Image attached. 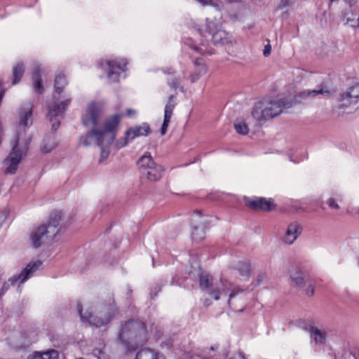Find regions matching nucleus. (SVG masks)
I'll list each match as a JSON object with an SVG mask.
<instances>
[{
  "instance_id": "c9c22d12",
  "label": "nucleus",
  "mask_w": 359,
  "mask_h": 359,
  "mask_svg": "<svg viewBox=\"0 0 359 359\" xmlns=\"http://www.w3.org/2000/svg\"><path fill=\"white\" fill-rule=\"evenodd\" d=\"M192 48L195 51L201 54H205L208 52L204 44H201L200 46H194Z\"/></svg>"
},
{
  "instance_id": "bb28decb",
  "label": "nucleus",
  "mask_w": 359,
  "mask_h": 359,
  "mask_svg": "<svg viewBox=\"0 0 359 359\" xmlns=\"http://www.w3.org/2000/svg\"><path fill=\"white\" fill-rule=\"evenodd\" d=\"M57 352L55 350H50L43 353L39 352H35L32 359H51L52 358H56Z\"/></svg>"
},
{
  "instance_id": "c85d7f7f",
  "label": "nucleus",
  "mask_w": 359,
  "mask_h": 359,
  "mask_svg": "<svg viewBox=\"0 0 359 359\" xmlns=\"http://www.w3.org/2000/svg\"><path fill=\"white\" fill-rule=\"evenodd\" d=\"M344 18L346 20V24L351 27H356L359 26V15L355 12L352 14V16H349L348 13H346Z\"/></svg>"
},
{
  "instance_id": "f704fd0d",
  "label": "nucleus",
  "mask_w": 359,
  "mask_h": 359,
  "mask_svg": "<svg viewBox=\"0 0 359 359\" xmlns=\"http://www.w3.org/2000/svg\"><path fill=\"white\" fill-rule=\"evenodd\" d=\"M55 147H56V144L55 142H53L51 144L49 145L46 142H44L43 147H42V150L45 153H48V152L51 151Z\"/></svg>"
},
{
  "instance_id": "9d476101",
  "label": "nucleus",
  "mask_w": 359,
  "mask_h": 359,
  "mask_svg": "<svg viewBox=\"0 0 359 359\" xmlns=\"http://www.w3.org/2000/svg\"><path fill=\"white\" fill-rule=\"evenodd\" d=\"M69 104L70 100L68 99L62 101L60 103L54 101L48 106L47 117L48 118L50 122L52 123L51 129L53 132L56 131L60 125V121L57 119V117L64 114Z\"/></svg>"
},
{
  "instance_id": "c756f323",
  "label": "nucleus",
  "mask_w": 359,
  "mask_h": 359,
  "mask_svg": "<svg viewBox=\"0 0 359 359\" xmlns=\"http://www.w3.org/2000/svg\"><path fill=\"white\" fill-rule=\"evenodd\" d=\"M234 128L236 132L241 135H246L249 131L247 124L243 121L236 122L234 123Z\"/></svg>"
},
{
  "instance_id": "20e7f679",
  "label": "nucleus",
  "mask_w": 359,
  "mask_h": 359,
  "mask_svg": "<svg viewBox=\"0 0 359 359\" xmlns=\"http://www.w3.org/2000/svg\"><path fill=\"white\" fill-rule=\"evenodd\" d=\"M119 339L123 342L138 345L147 340L148 334L142 323L130 321L124 325Z\"/></svg>"
},
{
  "instance_id": "cd10ccee",
  "label": "nucleus",
  "mask_w": 359,
  "mask_h": 359,
  "mask_svg": "<svg viewBox=\"0 0 359 359\" xmlns=\"http://www.w3.org/2000/svg\"><path fill=\"white\" fill-rule=\"evenodd\" d=\"M243 292H244L243 289H241L238 287H234L233 289H232L231 292L229 294V298H228V301H227V303H228L229 307L237 306L236 302L234 301V299L236 297V296L238 294H239L240 293H242Z\"/></svg>"
},
{
  "instance_id": "a211bd4d",
  "label": "nucleus",
  "mask_w": 359,
  "mask_h": 359,
  "mask_svg": "<svg viewBox=\"0 0 359 359\" xmlns=\"http://www.w3.org/2000/svg\"><path fill=\"white\" fill-rule=\"evenodd\" d=\"M62 219V212L61 211H55L53 212L49 217V219L47 222L46 226L49 231H53V235L55 236L56 233L60 231V229H57V226Z\"/></svg>"
},
{
  "instance_id": "412c9836",
  "label": "nucleus",
  "mask_w": 359,
  "mask_h": 359,
  "mask_svg": "<svg viewBox=\"0 0 359 359\" xmlns=\"http://www.w3.org/2000/svg\"><path fill=\"white\" fill-rule=\"evenodd\" d=\"M41 68L39 65L35 66L32 74V81L34 87L39 93L43 92V87L41 83Z\"/></svg>"
},
{
  "instance_id": "7ed1b4c3",
  "label": "nucleus",
  "mask_w": 359,
  "mask_h": 359,
  "mask_svg": "<svg viewBox=\"0 0 359 359\" xmlns=\"http://www.w3.org/2000/svg\"><path fill=\"white\" fill-rule=\"evenodd\" d=\"M292 103L282 98L267 99L256 103L252 111V116L259 122H265L280 115Z\"/></svg>"
},
{
  "instance_id": "09e8293b",
  "label": "nucleus",
  "mask_w": 359,
  "mask_h": 359,
  "mask_svg": "<svg viewBox=\"0 0 359 359\" xmlns=\"http://www.w3.org/2000/svg\"><path fill=\"white\" fill-rule=\"evenodd\" d=\"M358 212H359V208H358Z\"/></svg>"
},
{
  "instance_id": "dca6fc26",
  "label": "nucleus",
  "mask_w": 359,
  "mask_h": 359,
  "mask_svg": "<svg viewBox=\"0 0 359 359\" xmlns=\"http://www.w3.org/2000/svg\"><path fill=\"white\" fill-rule=\"evenodd\" d=\"M290 278L294 287L303 288L306 285L307 281L306 275L299 268H294L290 271Z\"/></svg>"
},
{
  "instance_id": "49530a36",
  "label": "nucleus",
  "mask_w": 359,
  "mask_h": 359,
  "mask_svg": "<svg viewBox=\"0 0 359 359\" xmlns=\"http://www.w3.org/2000/svg\"><path fill=\"white\" fill-rule=\"evenodd\" d=\"M171 87L176 88L179 85V81H176L170 84Z\"/></svg>"
},
{
  "instance_id": "473e14b6",
  "label": "nucleus",
  "mask_w": 359,
  "mask_h": 359,
  "mask_svg": "<svg viewBox=\"0 0 359 359\" xmlns=\"http://www.w3.org/2000/svg\"><path fill=\"white\" fill-rule=\"evenodd\" d=\"M100 67L103 69L106 67L107 74V76L109 78L112 75V66H111V61L108 60L106 62V64L104 65L103 62L100 63Z\"/></svg>"
},
{
  "instance_id": "423d86ee",
  "label": "nucleus",
  "mask_w": 359,
  "mask_h": 359,
  "mask_svg": "<svg viewBox=\"0 0 359 359\" xmlns=\"http://www.w3.org/2000/svg\"><path fill=\"white\" fill-rule=\"evenodd\" d=\"M199 285L204 292L215 300H218L220 294L226 292V290H229L231 286L227 280L221 279L219 283L215 282L213 278L206 273H201Z\"/></svg>"
},
{
  "instance_id": "37998d69",
  "label": "nucleus",
  "mask_w": 359,
  "mask_h": 359,
  "mask_svg": "<svg viewBox=\"0 0 359 359\" xmlns=\"http://www.w3.org/2000/svg\"><path fill=\"white\" fill-rule=\"evenodd\" d=\"M6 218V213L4 212H0V222L4 221Z\"/></svg>"
},
{
  "instance_id": "f257e3e1",
  "label": "nucleus",
  "mask_w": 359,
  "mask_h": 359,
  "mask_svg": "<svg viewBox=\"0 0 359 359\" xmlns=\"http://www.w3.org/2000/svg\"><path fill=\"white\" fill-rule=\"evenodd\" d=\"M102 111L101 103L92 102L88 105L83 118V123L85 126L92 125L94 126V128L87 133L83 145L88 147L91 144V140H93L94 142L100 147V163L108 158L111 152L110 147L112 142V118L107 119L103 126H98Z\"/></svg>"
},
{
  "instance_id": "a19ab883",
  "label": "nucleus",
  "mask_w": 359,
  "mask_h": 359,
  "mask_svg": "<svg viewBox=\"0 0 359 359\" xmlns=\"http://www.w3.org/2000/svg\"><path fill=\"white\" fill-rule=\"evenodd\" d=\"M136 114V111L133 109H128L126 111V115L129 117H133Z\"/></svg>"
},
{
  "instance_id": "e433bc0d",
  "label": "nucleus",
  "mask_w": 359,
  "mask_h": 359,
  "mask_svg": "<svg viewBox=\"0 0 359 359\" xmlns=\"http://www.w3.org/2000/svg\"><path fill=\"white\" fill-rule=\"evenodd\" d=\"M327 205L331 208H333V209H335V210H339V205L335 202V200L334 198H329L328 201H327Z\"/></svg>"
},
{
  "instance_id": "4468645a",
  "label": "nucleus",
  "mask_w": 359,
  "mask_h": 359,
  "mask_svg": "<svg viewBox=\"0 0 359 359\" xmlns=\"http://www.w3.org/2000/svg\"><path fill=\"white\" fill-rule=\"evenodd\" d=\"M77 310L79 313L81 320L83 323H88L89 325H94L97 327L104 325L107 321L104 319L93 316L90 312L83 313L82 306L81 304H77Z\"/></svg>"
},
{
  "instance_id": "f03ea898",
  "label": "nucleus",
  "mask_w": 359,
  "mask_h": 359,
  "mask_svg": "<svg viewBox=\"0 0 359 359\" xmlns=\"http://www.w3.org/2000/svg\"><path fill=\"white\" fill-rule=\"evenodd\" d=\"M32 105L28 104L22 107L19 112L20 123L17 130V136L15 140V144L12 151L9 154L7 158L4 161V163L8 165L5 169L6 174H14L16 172L18 164L22 158V152L18 148L20 140V132L22 128L29 127L32 124Z\"/></svg>"
},
{
  "instance_id": "ea45409f",
  "label": "nucleus",
  "mask_w": 359,
  "mask_h": 359,
  "mask_svg": "<svg viewBox=\"0 0 359 359\" xmlns=\"http://www.w3.org/2000/svg\"><path fill=\"white\" fill-rule=\"evenodd\" d=\"M123 114L114 115V127L117 125L121 119L123 118Z\"/></svg>"
},
{
  "instance_id": "2eb2a0df",
  "label": "nucleus",
  "mask_w": 359,
  "mask_h": 359,
  "mask_svg": "<svg viewBox=\"0 0 359 359\" xmlns=\"http://www.w3.org/2000/svg\"><path fill=\"white\" fill-rule=\"evenodd\" d=\"M175 106V97L173 95H170L165 107L164 118L161 128V134L162 135H164L166 133Z\"/></svg>"
},
{
  "instance_id": "ddd939ff",
  "label": "nucleus",
  "mask_w": 359,
  "mask_h": 359,
  "mask_svg": "<svg viewBox=\"0 0 359 359\" xmlns=\"http://www.w3.org/2000/svg\"><path fill=\"white\" fill-rule=\"evenodd\" d=\"M302 231V225L297 222H292L287 225L283 237L284 242L288 245L292 244L300 236Z\"/></svg>"
},
{
  "instance_id": "1a4fd4ad",
  "label": "nucleus",
  "mask_w": 359,
  "mask_h": 359,
  "mask_svg": "<svg viewBox=\"0 0 359 359\" xmlns=\"http://www.w3.org/2000/svg\"><path fill=\"white\" fill-rule=\"evenodd\" d=\"M218 23L208 19L206 27L209 33L212 34V40L215 45H229L234 42L233 38L223 29H218Z\"/></svg>"
},
{
  "instance_id": "a18cd8bd",
  "label": "nucleus",
  "mask_w": 359,
  "mask_h": 359,
  "mask_svg": "<svg viewBox=\"0 0 359 359\" xmlns=\"http://www.w3.org/2000/svg\"><path fill=\"white\" fill-rule=\"evenodd\" d=\"M98 358L99 359H107L106 358L105 353L103 351H100Z\"/></svg>"
},
{
  "instance_id": "39448f33",
  "label": "nucleus",
  "mask_w": 359,
  "mask_h": 359,
  "mask_svg": "<svg viewBox=\"0 0 359 359\" xmlns=\"http://www.w3.org/2000/svg\"><path fill=\"white\" fill-rule=\"evenodd\" d=\"M359 102V83L351 82L346 90L340 94L337 108L343 113H352Z\"/></svg>"
},
{
  "instance_id": "4c0bfd02",
  "label": "nucleus",
  "mask_w": 359,
  "mask_h": 359,
  "mask_svg": "<svg viewBox=\"0 0 359 359\" xmlns=\"http://www.w3.org/2000/svg\"><path fill=\"white\" fill-rule=\"evenodd\" d=\"M271 46L269 43H268L264 46V49L263 50V55L265 57H267L271 54Z\"/></svg>"
},
{
  "instance_id": "393cba45",
  "label": "nucleus",
  "mask_w": 359,
  "mask_h": 359,
  "mask_svg": "<svg viewBox=\"0 0 359 359\" xmlns=\"http://www.w3.org/2000/svg\"><path fill=\"white\" fill-rule=\"evenodd\" d=\"M25 67L22 62L17 63L13 68V81L12 84L15 85L20 81L24 74Z\"/></svg>"
},
{
  "instance_id": "7c9ffc66",
  "label": "nucleus",
  "mask_w": 359,
  "mask_h": 359,
  "mask_svg": "<svg viewBox=\"0 0 359 359\" xmlns=\"http://www.w3.org/2000/svg\"><path fill=\"white\" fill-rule=\"evenodd\" d=\"M195 72H196L197 76L196 77L192 76L191 79L193 82L197 80L200 76L206 74L207 67L203 65H199L196 69Z\"/></svg>"
},
{
  "instance_id": "58836bf2",
  "label": "nucleus",
  "mask_w": 359,
  "mask_h": 359,
  "mask_svg": "<svg viewBox=\"0 0 359 359\" xmlns=\"http://www.w3.org/2000/svg\"><path fill=\"white\" fill-rule=\"evenodd\" d=\"M266 276L265 273H259L257 277V281L258 284L262 283L266 279Z\"/></svg>"
},
{
  "instance_id": "2f4dec72",
  "label": "nucleus",
  "mask_w": 359,
  "mask_h": 359,
  "mask_svg": "<svg viewBox=\"0 0 359 359\" xmlns=\"http://www.w3.org/2000/svg\"><path fill=\"white\" fill-rule=\"evenodd\" d=\"M191 235H192L193 239L196 241H199L203 239L205 237L204 231L202 229L198 230V229H194Z\"/></svg>"
},
{
  "instance_id": "9b49d317",
  "label": "nucleus",
  "mask_w": 359,
  "mask_h": 359,
  "mask_svg": "<svg viewBox=\"0 0 359 359\" xmlns=\"http://www.w3.org/2000/svg\"><path fill=\"white\" fill-rule=\"evenodd\" d=\"M54 237L53 231L48 229L46 224L34 229L29 235L32 245L34 248H39L46 243L51 241Z\"/></svg>"
},
{
  "instance_id": "72a5a7b5",
  "label": "nucleus",
  "mask_w": 359,
  "mask_h": 359,
  "mask_svg": "<svg viewBox=\"0 0 359 359\" xmlns=\"http://www.w3.org/2000/svg\"><path fill=\"white\" fill-rule=\"evenodd\" d=\"M315 287L312 282H310L306 288L305 289V293L307 296L311 297L314 294Z\"/></svg>"
},
{
  "instance_id": "de8ad7c7",
  "label": "nucleus",
  "mask_w": 359,
  "mask_h": 359,
  "mask_svg": "<svg viewBox=\"0 0 359 359\" xmlns=\"http://www.w3.org/2000/svg\"><path fill=\"white\" fill-rule=\"evenodd\" d=\"M346 2H348L351 6L354 4L356 1V0H345Z\"/></svg>"
},
{
  "instance_id": "b1692460",
  "label": "nucleus",
  "mask_w": 359,
  "mask_h": 359,
  "mask_svg": "<svg viewBox=\"0 0 359 359\" xmlns=\"http://www.w3.org/2000/svg\"><path fill=\"white\" fill-rule=\"evenodd\" d=\"M236 270L243 280H248L251 276V264L246 261L239 262L236 265Z\"/></svg>"
},
{
  "instance_id": "6ab92c4d",
  "label": "nucleus",
  "mask_w": 359,
  "mask_h": 359,
  "mask_svg": "<svg viewBox=\"0 0 359 359\" xmlns=\"http://www.w3.org/2000/svg\"><path fill=\"white\" fill-rule=\"evenodd\" d=\"M135 359H163V355L156 349L143 348L137 353Z\"/></svg>"
},
{
  "instance_id": "4be33fe9",
  "label": "nucleus",
  "mask_w": 359,
  "mask_h": 359,
  "mask_svg": "<svg viewBox=\"0 0 359 359\" xmlns=\"http://www.w3.org/2000/svg\"><path fill=\"white\" fill-rule=\"evenodd\" d=\"M309 332L316 345H323L325 343L326 333L325 331L313 326L310 328Z\"/></svg>"
},
{
  "instance_id": "79ce46f5",
  "label": "nucleus",
  "mask_w": 359,
  "mask_h": 359,
  "mask_svg": "<svg viewBox=\"0 0 359 359\" xmlns=\"http://www.w3.org/2000/svg\"><path fill=\"white\" fill-rule=\"evenodd\" d=\"M231 359H245V357L242 353H238Z\"/></svg>"
},
{
  "instance_id": "c03bdc74",
  "label": "nucleus",
  "mask_w": 359,
  "mask_h": 359,
  "mask_svg": "<svg viewBox=\"0 0 359 359\" xmlns=\"http://www.w3.org/2000/svg\"><path fill=\"white\" fill-rule=\"evenodd\" d=\"M290 0H281V5L286 6L290 4Z\"/></svg>"
},
{
  "instance_id": "aec40b11",
  "label": "nucleus",
  "mask_w": 359,
  "mask_h": 359,
  "mask_svg": "<svg viewBox=\"0 0 359 359\" xmlns=\"http://www.w3.org/2000/svg\"><path fill=\"white\" fill-rule=\"evenodd\" d=\"M128 61L125 58H116L114 61V75L117 74L120 78L126 77Z\"/></svg>"
},
{
  "instance_id": "f8f14e48",
  "label": "nucleus",
  "mask_w": 359,
  "mask_h": 359,
  "mask_svg": "<svg viewBox=\"0 0 359 359\" xmlns=\"http://www.w3.org/2000/svg\"><path fill=\"white\" fill-rule=\"evenodd\" d=\"M151 132L149 126L144 123L139 126L129 128L125 133V140L123 142L117 143L118 148L126 146L128 141L134 140L137 137L147 136Z\"/></svg>"
},
{
  "instance_id": "5701e85b",
  "label": "nucleus",
  "mask_w": 359,
  "mask_h": 359,
  "mask_svg": "<svg viewBox=\"0 0 359 359\" xmlns=\"http://www.w3.org/2000/svg\"><path fill=\"white\" fill-rule=\"evenodd\" d=\"M330 94V91L328 90L323 89V88H319L316 90H304L299 93L298 97L300 99L305 100L306 98H313L316 97L318 95H327Z\"/></svg>"
},
{
  "instance_id": "0eeeda50",
  "label": "nucleus",
  "mask_w": 359,
  "mask_h": 359,
  "mask_svg": "<svg viewBox=\"0 0 359 359\" xmlns=\"http://www.w3.org/2000/svg\"><path fill=\"white\" fill-rule=\"evenodd\" d=\"M137 167L141 175L151 182L159 180L164 171L163 168L157 164L149 153L140 158L137 161Z\"/></svg>"
},
{
  "instance_id": "a878e982",
  "label": "nucleus",
  "mask_w": 359,
  "mask_h": 359,
  "mask_svg": "<svg viewBox=\"0 0 359 359\" xmlns=\"http://www.w3.org/2000/svg\"><path fill=\"white\" fill-rule=\"evenodd\" d=\"M67 85V80L63 74H58L55 79V91L60 94L65 88V86Z\"/></svg>"
},
{
  "instance_id": "f3484780",
  "label": "nucleus",
  "mask_w": 359,
  "mask_h": 359,
  "mask_svg": "<svg viewBox=\"0 0 359 359\" xmlns=\"http://www.w3.org/2000/svg\"><path fill=\"white\" fill-rule=\"evenodd\" d=\"M248 205L255 210H262L265 211L271 210L273 204L270 200H266L263 198H257L252 201H248Z\"/></svg>"
},
{
  "instance_id": "6e6552de",
  "label": "nucleus",
  "mask_w": 359,
  "mask_h": 359,
  "mask_svg": "<svg viewBox=\"0 0 359 359\" xmlns=\"http://www.w3.org/2000/svg\"><path fill=\"white\" fill-rule=\"evenodd\" d=\"M42 265L41 261H36L34 263L29 264L18 275L13 276L10 278L8 282H5L0 290V298L4 294V293L10 288L11 286L14 285L18 280L20 281V283H23L26 281L39 267Z\"/></svg>"
}]
</instances>
